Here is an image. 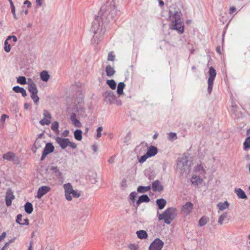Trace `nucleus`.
Instances as JSON below:
<instances>
[{
    "label": "nucleus",
    "mask_w": 250,
    "mask_h": 250,
    "mask_svg": "<svg viewBox=\"0 0 250 250\" xmlns=\"http://www.w3.org/2000/svg\"><path fill=\"white\" fill-rule=\"evenodd\" d=\"M114 10L106 9V6L101 7L98 15L95 17L93 21L91 30L93 33V42L94 44H97L101 40L102 35L105 32L104 24H107L113 19Z\"/></svg>",
    "instance_id": "nucleus-1"
},
{
    "label": "nucleus",
    "mask_w": 250,
    "mask_h": 250,
    "mask_svg": "<svg viewBox=\"0 0 250 250\" xmlns=\"http://www.w3.org/2000/svg\"><path fill=\"white\" fill-rule=\"evenodd\" d=\"M182 16V13L179 10L174 12L171 10H169V19L171 21L169 28L176 30L179 34H182L184 32V25Z\"/></svg>",
    "instance_id": "nucleus-2"
},
{
    "label": "nucleus",
    "mask_w": 250,
    "mask_h": 250,
    "mask_svg": "<svg viewBox=\"0 0 250 250\" xmlns=\"http://www.w3.org/2000/svg\"><path fill=\"white\" fill-rule=\"evenodd\" d=\"M159 221L164 220L166 224H170L177 216L176 209L174 208H167L163 213L157 212Z\"/></svg>",
    "instance_id": "nucleus-3"
},
{
    "label": "nucleus",
    "mask_w": 250,
    "mask_h": 250,
    "mask_svg": "<svg viewBox=\"0 0 250 250\" xmlns=\"http://www.w3.org/2000/svg\"><path fill=\"white\" fill-rule=\"evenodd\" d=\"M208 73L209 77L208 80V92L209 94H210L212 90L213 82L216 76V72L215 69L212 66H210L209 68Z\"/></svg>",
    "instance_id": "nucleus-4"
},
{
    "label": "nucleus",
    "mask_w": 250,
    "mask_h": 250,
    "mask_svg": "<svg viewBox=\"0 0 250 250\" xmlns=\"http://www.w3.org/2000/svg\"><path fill=\"white\" fill-rule=\"evenodd\" d=\"M27 89L31 93V98L36 104H38L39 101V97L38 96V90L36 84L28 85Z\"/></svg>",
    "instance_id": "nucleus-5"
},
{
    "label": "nucleus",
    "mask_w": 250,
    "mask_h": 250,
    "mask_svg": "<svg viewBox=\"0 0 250 250\" xmlns=\"http://www.w3.org/2000/svg\"><path fill=\"white\" fill-rule=\"evenodd\" d=\"M102 96L104 101L108 104L113 103L116 99V96L114 93L110 90H107L104 92L102 94Z\"/></svg>",
    "instance_id": "nucleus-6"
},
{
    "label": "nucleus",
    "mask_w": 250,
    "mask_h": 250,
    "mask_svg": "<svg viewBox=\"0 0 250 250\" xmlns=\"http://www.w3.org/2000/svg\"><path fill=\"white\" fill-rule=\"evenodd\" d=\"M191 162L188 159L187 157L183 156L178 160L177 166L181 167L182 170H186L189 169Z\"/></svg>",
    "instance_id": "nucleus-7"
},
{
    "label": "nucleus",
    "mask_w": 250,
    "mask_h": 250,
    "mask_svg": "<svg viewBox=\"0 0 250 250\" xmlns=\"http://www.w3.org/2000/svg\"><path fill=\"white\" fill-rule=\"evenodd\" d=\"M164 246V242L159 238H156L150 245L149 250H161Z\"/></svg>",
    "instance_id": "nucleus-8"
},
{
    "label": "nucleus",
    "mask_w": 250,
    "mask_h": 250,
    "mask_svg": "<svg viewBox=\"0 0 250 250\" xmlns=\"http://www.w3.org/2000/svg\"><path fill=\"white\" fill-rule=\"evenodd\" d=\"M63 188L65 191V198L68 201L72 200V196H71V193L74 189L71 184L69 183L64 184Z\"/></svg>",
    "instance_id": "nucleus-9"
},
{
    "label": "nucleus",
    "mask_w": 250,
    "mask_h": 250,
    "mask_svg": "<svg viewBox=\"0 0 250 250\" xmlns=\"http://www.w3.org/2000/svg\"><path fill=\"white\" fill-rule=\"evenodd\" d=\"M15 199V196L13 192L10 188L8 189L5 195V204L7 207H9L12 204V201Z\"/></svg>",
    "instance_id": "nucleus-10"
},
{
    "label": "nucleus",
    "mask_w": 250,
    "mask_h": 250,
    "mask_svg": "<svg viewBox=\"0 0 250 250\" xmlns=\"http://www.w3.org/2000/svg\"><path fill=\"white\" fill-rule=\"evenodd\" d=\"M50 190V187L46 186H42L39 188L36 197L39 199H41Z\"/></svg>",
    "instance_id": "nucleus-11"
},
{
    "label": "nucleus",
    "mask_w": 250,
    "mask_h": 250,
    "mask_svg": "<svg viewBox=\"0 0 250 250\" xmlns=\"http://www.w3.org/2000/svg\"><path fill=\"white\" fill-rule=\"evenodd\" d=\"M75 110L79 115L86 117L85 109L84 108V103L83 102H79L76 105Z\"/></svg>",
    "instance_id": "nucleus-12"
},
{
    "label": "nucleus",
    "mask_w": 250,
    "mask_h": 250,
    "mask_svg": "<svg viewBox=\"0 0 250 250\" xmlns=\"http://www.w3.org/2000/svg\"><path fill=\"white\" fill-rule=\"evenodd\" d=\"M56 142L60 145V147L64 149L69 145V139L68 138H62L60 137H57L55 139Z\"/></svg>",
    "instance_id": "nucleus-13"
},
{
    "label": "nucleus",
    "mask_w": 250,
    "mask_h": 250,
    "mask_svg": "<svg viewBox=\"0 0 250 250\" xmlns=\"http://www.w3.org/2000/svg\"><path fill=\"white\" fill-rule=\"evenodd\" d=\"M193 205L192 203L187 202L182 208V210L187 215L191 213L193 208Z\"/></svg>",
    "instance_id": "nucleus-14"
},
{
    "label": "nucleus",
    "mask_w": 250,
    "mask_h": 250,
    "mask_svg": "<svg viewBox=\"0 0 250 250\" xmlns=\"http://www.w3.org/2000/svg\"><path fill=\"white\" fill-rule=\"evenodd\" d=\"M152 189L153 191H162L164 189V187L161 185L159 180H157L152 184Z\"/></svg>",
    "instance_id": "nucleus-15"
},
{
    "label": "nucleus",
    "mask_w": 250,
    "mask_h": 250,
    "mask_svg": "<svg viewBox=\"0 0 250 250\" xmlns=\"http://www.w3.org/2000/svg\"><path fill=\"white\" fill-rule=\"evenodd\" d=\"M158 148L154 146H150L147 150L146 154L149 157L154 156L158 153Z\"/></svg>",
    "instance_id": "nucleus-16"
},
{
    "label": "nucleus",
    "mask_w": 250,
    "mask_h": 250,
    "mask_svg": "<svg viewBox=\"0 0 250 250\" xmlns=\"http://www.w3.org/2000/svg\"><path fill=\"white\" fill-rule=\"evenodd\" d=\"M55 147L51 143H47L45 145V146L43 149V152L47 155L54 151Z\"/></svg>",
    "instance_id": "nucleus-17"
},
{
    "label": "nucleus",
    "mask_w": 250,
    "mask_h": 250,
    "mask_svg": "<svg viewBox=\"0 0 250 250\" xmlns=\"http://www.w3.org/2000/svg\"><path fill=\"white\" fill-rule=\"evenodd\" d=\"M2 157L4 159L7 160L8 161H16L18 160V159H17L16 160H15L16 158V156L15 154L12 152H8L4 154Z\"/></svg>",
    "instance_id": "nucleus-18"
},
{
    "label": "nucleus",
    "mask_w": 250,
    "mask_h": 250,
    "mask_svg": "<svg viewBox=\"0 0 250 250\" xmlns=\"http://www.w3.org/2000/svg\"><path fill=\"white\" fill-rule=\"evenodd\" d=\"M12 90L16 93H20L22 97H25L27 96L26 91L23 87L19 86H15L12 88Z\"/></svg>",
    "instance_id": "nucleus-19"
},
{
    "label": "nucleus",
    "mask_w": 250,
    "mask_h": 250,
    "mask_svg": "<svg viewBox=\"0 0 250 250\" xmlns=\"http://www.w3.org/2000/svg\"><path fill=\"white\" fill-rule=\"evenodd\" d=\"M70 119L75 126L80 127L82 126V124L80 121L76 119V115L75 113H72Z\"/></svg>",
    "instance_id": "nucleus-20"
},
{
    "label": "nucleus",
    "mask_w": 250,
    "mask_h": 250,
    "mask_svg": "<svg viewBox=\"0 0 250 250\" xmlns=\"http://www.w3.org/2000/svg\"><path fill=\"white\" fill-rule=\"evenodd\" d=\"M158 209L161 210L163 209L167 204V201L165 199L161 198L158 199L156 201Z\"/></svg>",
    "instance_id": "nucleus-21"
},
{
    "label": "nucleus",
    "mask_w": 250,
    "mask_h": 250,
    "mask_svg": "<svg viewBox=\"0 0 250 250\" xmlns=\"http://www.w3.org/2000/svg\"><path fill=\"white\" fill-rule=\"evenodd\" d=\"M105 71L108 77L113 76L116 72L113 67H111L110 65H108L106 66Z\"/></svg>",
    "instance_id": "nucleus-22"
},
{
    "label": "nucleus",
    "mask_w": 250,
    "mask_h": 250,
    "mask_svg": "<svg viewBox=\"0 0 250 250\" xmlns=\"http://www.w3.org/2000/svg\"><path fill=\"white\" fill-rule=\"evenodd\" d=\"M235 192L240 199H245L247 198V196L245 194V192L241 188L235 189Z\"/></svg>",
    "instance_id": "nucleus-23"
},
{
    "label": "nucleus",
    "mask_w": 250,
    "mask_h": 250,
    "mask_svg": "<svg viewBox=\"0 0 250 250\" xmlns=\"http://www.w3.org/2000/svg\"><path fill=\"white\" fill-rule=\"evenodd\" d=\"M49 77L50 75L46 70H43L40 73V78L43 82H47Z\"/></svg>",
    "instance_id": "nucleus-24"
},
{
    "label": "nucleus",
    "mask_w": 250,
    "mask_h": 250,
    "mask_svg": "<svg viewBox=\"0 0 250 250\" xmlns=\"http://www.w3.org/2000/svg\"><path fill=\"white\" fill-rule=\"evenodd\" d=\"M191 182L192 184L198 186L202 183L203 179L200 176H192L191 178Z\"/></svg>",
    "instance_id": "nucleus-25"
},
{
    "label": "nucleus",
    "mask_w": 250,
    "mask_h": 250,
    "mask_svg": "<svg viewBox=\"0 0 250 250\" xmlns=\"http://www.w3.org/2000/svg\"><path fill=\"white\" fill-rule=\"evenodd\" d=\"M138 237L140 239H146L148 235L146 231L144 230H140L136 232Z\"/></svg>",
    "instance_id": "nucleus-26"
},
{
    "label": "nucleus",
    "mask_w": 250,
    "mask_h": 250,
    "mask_svg": "<svg viewBox=\"0 0 250 250\" xmlns=\"http://www.w3.org/2000/svg\"><path fill=\"white\" fill-rule=\"evenodd\" d=\"M125 86V84L124 82H120L117 86V93L119 96L124 93V89Z\"/></svg>",
    "instance_id": "nucleus-27"
},
{
    "label": "nucleus",
    "mask_w": 250,
    "mask_h": 250,
    "mask_svg": "<svg viewBox=\"0 0 250 250\" xmlns=\"http://www.w3.org/2000/svg\"><path fill=\"white\" fill-rule=\"evenodd\" d=\"M24 210L27 213L31 214L33 210L32 204L29 202L26 203L24 205Z\"/></svg>",
    "instance_id": "nucleus-28"
},
{
    "label": "nucleus",
    "mask_w": 250,
    "mask_h": 250,
    "mask_svg": "<svg viewBox=\"0 0 250 250\" xmlns=\"http://www.w3.org/2000/svg\"><path fill=\"white\" fill-rule=\"evenodd\" d=\"M229 203L227 201H225L223 203L220 202L217 205V206L219 208V210H223L226 208H227L229 207Z\"/></svg>",
    "instance_id": "nucleus-29"
},
{
    "label": "nucleus",
    "mask_w": 250,
    "mask_h": 250,
    "mask_svg": "<svg viewBox=\"0 0 250 250\" xmlns=\"http://www.w3.org/2000/svg\"><path fill=\"white\" fill-rule=\"evenodd\" d=\"M151 189L150 186H140L137 188V191L139 193H145Z\"/></svg>",
    "instance_id": "nucleus-30"
},
{
    "label": "nucleus",
    "mask_w": 250,
    "mask_h": 250,
    "mask_svg": "<svg viewBox=\"0 0 250 250\" xmlns=\"http://www.w3.org/2000/svg\"><path fill=\"white\" fill-rule=\"evenodd\" d=\"M50 170H52L54 173H55V175L59 178H62V174L58 168L57 167H51L50 168Z\"/></svg>",
    "instance_id": "nucleus-31"
},
{
    "label": "nucleus",
    "mask_w": 250,
    "mask_h": 250,
    "mask_svg": "<svg viewBox=\"0 0 250 250\" xmlns=\"http://www.w3.org/2000/svg\"><path fill=\"white\" fill-rule=\"evenodd\" d=\"M74 138L78 141H81L82 139V131L81 129H76L74 132Z\"/></svg>",
    "instance_id": "nucleus-32"
},
{
    "label": "nucleus",
    "mask_w": 250,
    "mask_h": 250,
    "mask_svg": "<svg viewBox=\"0 0 250 250\" xmlns=\"http://www.w3.org/2000/svg\"><path fill=\"white\" fill-rule=\"evenodd\" d=\"M106 83L111 89L113 90L116 89L117 84L114 80H108Z\"/></svg>",
    "instance_id": "nucleus-33"
},
{
    "label": "nucleus",
    "mask_w": 250,
    "mask_h": 250,
    "mask_svg": "<svg viewBox=\"0 0 250 250\" xmlns=\"http://www.w3.org/2000/svg\"><path fill=\"white\" fill-rule=\"evenodd\" d=\"M59 123L57 121H54L51 125V129L55 132L57 134H58L59 133V131L58 129L59 128Z\"/></svg>",
    "instance_id": "nucleus-34"
},
{
    "label": "nucleus",
    "mask_w": 250,
    "mask_h": 250,
    "mask_svg": "<svg viewBox=\"0 0 250 250\" xmlns=\"http://www.w3.org/2000/svg\"><path fill=\"white\" fill-rule=\"evenodd\" d=\"M139 199L141 200L142 203H148L150 201V198L146 194H143L139 196Z\"/></svg>",
    "instance_id": "nucleus-35"
},
{
    "label": "nucleus",
    "mask_w": 250,
    "mask_h": 250,
    "mask_svg": "<svg viewBox=\"0 0 250 250\" xmlns=\"http://www.w3.org/2000/svg\"><path fill=\"white\" fill-rule=\"evenodd\" d=\"M17 82L21 84H25L27 83L26 78L24 76H20L17 78Z\"/></svg>",
    "instance_id": "nucleus-36"
},
{
    "label": "nucleus",
    "mask_w": 250,
    "mask_h": 250,
    "mask_svg": "<svg viewBox=\"0 0 250 250\" xmlns=\"http://www.w3.org/2000/svg\"><path fill=\"white\" fill-rule=\"evenodd\" d=\"M243 145L244 149L247 150L250 148V136L245 139Z\"/></svg>",
    "instance_id": "nucleus-37"
},
{
    "label": "nucleus",
    "mask_w": 250,
    "mask_h": 250,
    "mask_svg": "<svg viewBox=\"0 0 250 250\" xmlns=\"http://www.w3.org/2000/svg\"><path fill=\"white\" fill-rule=\"evenodd\" d=\"M228 215L227 212H224L219 217L218 223L220 225L223 224V221L227 218Z\"/></svg>",
    "instance_id": "nucleus-38"
},
{
    "label": "nucleus",
    "mask_w": 250,
    "mask_h": 250,
    "mask_svg": "<svg viewBox=\"0 0 250 250\" xmlns=\"http://www.w3.org/2000/svg\"><path fill=\"white\" fill-rule=\"evenodd\" d=\"M207 223V218L206 217H202L200 219V220L199 221L198 225L200 227H202V226H205Z\"/></svg>",
    "instance_id": "nucleus-39"
},
{
    "label": "nucleus",
    "mask_w": 250,
    "mask_h": 250,
    "mask_svg": "<svg viewBox=\"0 0 250 250\" xmlns=\"http://www.w3.org/2000/svg\"><path fill=\"white\" fill-rule=\"evenodd\" d=\"M7 39L4 41V50L6 52H9L11 50V45L8 43Z\"/></svg>",
    "instance_id": "nucleus-40"
},
{
    "label": "nucleus",
    "mask_w": 250,
    "mask_h": 250,
    "mask_svg": "<svg viewBox=\"0 0 250 250\" xmlns=\"http://www.w3.org/2000/svg\"><path fill=\"white\" fill-rule=\"evenodd\" d=\"M50 123L51 122L49 120L45 118H43V119L40 121V124L42 125H48L50 124Z\"/></svg>",
    "instance_id": "nucleus-41"
},
{
    "label": "nucleus",
    "mask_w": 250,
    "mask_h": 250,
    "mask_svg": "<svg viewBox=\"0 0 250 250\" xmlns=\"http://www.w3.org/2000/svg\"><path fill=\"white\" fill-rule=\"evenodd\" d=\"M10 7L11 9V12L12 14L13 15V17L15 20L18 19V17H17L16 14V10L15 6L14 5L13 3H12L10 4Z\"/></svg>",
    "instance_id": "nucleus-42"
},
{
    "label": "nucleus",
    "mask_w": 250,
    "mask_h": 250,
    "mask_svg": "<svg viewBox=\"0 0 250 250\" xmlns=\"http://www.w3.org/2000/svg\"><path fill=\"white\" fill-rule=\"evenodd\" d=\"M237 109H238V107L236 105H231V112L236 116H239V114L237 112Z\"/></svg>",
    "instance_id": "nucleus-43"
},
{
    "label": "nucleus",
    "mask_w": 250,
    "mask_h": 250,
    "mask_svg": "<svg viewBox=\"0 0 250 250\" xmlns=\"http://www.w3.org/2000/svg\"><path fill=\"white\" fill-rule=\"evenodd\" d=\"M149 157L147 155V154L146 153L145 155L142 156L140 159H139V162L140 163H143L144 162H145L146 160L149 158Z\"/></svg>",
    "instance_id": "nucleus-44"
},
{
    "label": "nucleus",
    "mask_w": 250,
    "mask_h": 250,
    "mask_svg": "<svg viewBox=\"0 0 250 250\" xmlns=\"http://www.w3.org/2000/svg\"><path fill=\"white\" fill-rule=\"evenodd\" d=\"M43 115L44 118H47V119H48L49 120L51 118V114L47 110H43Z\"/></svg>",
    "instance_id": "nucleus-45"
},
{
    "label": "nucleus",
    "mask_w": 250,
    "mask_h": 250,
    "mask_svg": "<svg viewBox=\"0 0 250 250\" xmlns=\"http://www.w3.org/2000/svg\"><path fill=\"white\" fill-rule=\"evenodd\" d=\"M115 56L113 55V52H110L108 54L107 60L110 61H114L115 60Z\"/></svg>",
    "instance_id": "nucleus-46"
},
{
    "label": "nucleus",
    "mask_w": 250,
    "mask_h": 250,
    "mask_svg": "<svg viewBox=\"0 0 250 250\" xmlns=\"http://www.w3.org/2000/svg\"><path fill=\"white\" fill-rule=\"evenodd\" d=\"M128 248L131 250H139V246L135 244H130L128 245Z\"/></svg>",
    "instance_id": "nucleus-47"
},
{
    "label": "nucleus",
    "mask_w": 250,
    "mask_h": 250,
    "mask_svg": "<svg viewBox=\"0 0 250 250\" xmlns=\"http://www.w3.org/2000/svg\"><path fill=\"white\" fill-rule=\"evenodd\" d=\"M22 215L21 214H19L17 216L16 222L17 223L21 225L22 224Z\"/></svg>",
    "instance_id": "nucleus-48"
},
{
    "label": "nucleus",
    "mask_w": 250,
    "mask_h": 250,
    "mask_svg": "<svg viewBox=\"0 0 250 250\" xmlns=\"http://www.w3.org/2000/svg\"><path fill=\"white\" fill-rule=\"evenodd\" d=\"M137 194V193L135 191L132 192L130 194L129 198L133 202H134Z\"/></svg>",
    "instance_id": "nucleus-49"
},
{
    "label": "nucleus",
    "mask_w": 250,
    "mask_h": 250,
    "mask_svg": "<svg viewBox=\"0 0 250 250\" xmlns=\"http://www.w3.org/2000/svg\"><path fill=\"white\" fill-rule=\"evenodd\" d=\"M103 128L102 126L99 127L97 129V137L98 138H100L102 136L101 131L103 130Z\"/></svg>",
    "instance_id": "nucleus-50"
},
{
    "label": "nucleus",
    "mask_w": 250,
    "mask_h": 250,
    "mask_svg": "<svg viewBox=\"0 0 250 250\" xmlns=\"http://www.w3.org/2000/svg\"><path fill=\"white\" fill-rule=\"evenodd\" d=\"M71 194L74 198H78L80 196V193L78 192L77 191L73 190Z\"/></svg>",
    "instance_id": "nucleus-51"
},
{
    "label": "nucleus",
    "mask_w": 250,
    "mask_h": 250,
    "mask_svg": "<svg viewBox=\"0 0 250 250\" xmlns=\"http://www.w3.org/2000/svg\"><path fill=\"white\" fill-rule=\"evenodd\" d=\"M39 141L38 140V139H36L34 144V147L36 148V149H37L41 147V145L39 144Z\"/></svg>",
    "instance_id": "nucleus-52"
},
{
    "label": "nucleus",
    "mask_w": 250,
    "mask_h": 250,
    "mask_svg": "<svg viewBox=\"0 0 250 250\" xmlns=\"http://www.w3.org/2000/svg\"><path fill=\"white\" fill-rule=\"evenodd\" d=\"M169 139H177V135L174 132H170L169 134Z\"/></svg>",
    "instance_id": "nucleus-53"
},
{
    "label": "nucleus",
    "mask_w": 250,
    "mask_h": 250,
    "mask_svg": "<svg viewBox=\"0 0 250 250\" xmlns=\"http://www.w3.org/2000/svg\"><path fill=\"white\" fill-rule=\"evenodd\" d=\"M15 239V238H14L13 239H11V240H10L8 242H6L5 245H4V246L2 248H4V250H5V249L8 247L9 244L10 243H11L12 242H14V240Z\"/></svg>",
    "instance_id": "nucleus-54"
},
{
    "label": "nucleus",
    "mask_w": 250,
    "mask_h": 250,
    "mask_svg": "<svg viewBox=\"0 0 250 250\" xmlns=\"http://www.w3.org/2000/svg\"><path fill=\"white\" fill-rule=\"evenodd\" d=\"M69 145L68 146H70L71 148H72L73 149H75L77 147V145L76 143H74V142H71L70 141V140H69V143H68Z\"/></svg>",
    "instance_id": "nucleus-55"
},
{
    "label": "nucleus",
    "mask_w": 250,
    "mask_h": 250,
    "mask_svg": "<svg viewBox=\"0 0 250 250\" xmlns=\"http://www.w3.org/2000/svg\"><path fill=\"white\" fill-rule=\"evenodd\" d=\"M12 39L13 41L15 42H17L18 41L17 38L15 36H9L7 38V40H10Z\"/></svg>",
    "instance_id": "nucleus-56"
},
{
    "label": "nucleus",
    "mask_w": 250,
    "mask_h": 250,
    "mask_svg": "<svg viewBox=\"0 0 250 250\" xmlns=\"http://www.w3.org/2000/svg\"><path fill=\"white\" fill-rule=\"evenodd\" d=\"M8 116H7L6 114H2L0 118V121L2 123H3L5 122V119L8 118Z\"/></svg>",
    "instance_id": "nucleus-57"
},
{
    "label": "nucleus",
    "mask_w": 250,
    "mask_h": 250,
    "mask_svg": "<svg viewBox=\"0 0 250 250\" xmlns=\"http://www.w3.org/2000/svg\"><path fill=\"white\" fill-rule=\"evenodd\" d=\"M23 4L27 5L28 8H30L31 7V2L28 0L24 1L23 2Z\"/></svg>",
    "instance_id": "nucleus-58"
},
{
    "label": "nucleus",
    "mask_w": 250,
    "mask_h": 250,
    "mask_svg": "<svg viewBox=\"0 0 250 250\" xmlns=\"http://www.w3.org/2000/svg\"><path fill=\"white\" fill-rule=\"evenodd\" d=\"M146 176L150 180L153 179V178L155 177V175L152 173V172H151L148 175H146Z\"/></svg>",
    "instance_id": "nucleus-59"
},
{
    "label": "nucleus",
    "mask_w": 250,
    "mask_h": 250,
    "mask_svg": "<svg viewBox=\"0 0 250 250\" xmlns=\"http://www.w3.org/2000/svg\"><path fill=\"white\" fill-rule=\"evenodd\" d=\"M69 131L68 130H65L62 133V136L63 137H67L68 136L69 134Z\"/></svg>",
    "instance_id": "nucleus-60"
},
{
    "label": "nucleus",
    "mask_w": 250,
    "mask_h": 250,
    "mask_svg": "<svg viewBox=\"0 0 250 250\" xmlns=\"http://www.w3.org/2000/svg\"><path fill=\"white\" fill-rule=\"evenodd\" d=\"M23 221H24V222L22 223L21 225H29V220L27 218L24 219Z\"/></svg>",
    "instance_id": "nucleus-61"
},
{
    "label": "nucleus",
    "mask_w": 250,
    "mask_h": 250,
    "mask_svg": "<svg viewBox=\"0 0 250 250\" xmlns=\"http://www.w3.org/2000/svg\"><path fill=\"white\" fill-rule=\"evenodd\" d=\"M6 236V232H3L0 235V242L2 241Z\"/></svg>",
    "instance_id": "nucleus-62"
},
{
    "label": "nucleus",
    "mask_w": 250,
    "mask_h": 250,
    "mask_svg": "<svg viewBox=\"0 0 250 250\" xmlns=\"http://www.w3.org/2000/svg\"><path fill=\"white\" fill-rule=\"evenodd\" d=\"M47 155V154H46L45 153H44V152L42 151V156L41 158V161H43Z\"/></svg>",
    "instance_id": "nucleus-63"
},
{
    "label": "nucleus",
    "mask_w": 250,
    "mask_h": 250,
    "mask_svg": "<svg viewBox=\"0 0 250 250\" xmlns=\"http://www.w3.org/2000/svg\"><path fill=\"white\" fill-rule=\"evenodd\" d=\"M38 6H41L42 5L43 0H36Z\"/></svg>",
    "instance_id": "nucleus-64"
}]
</instances>
